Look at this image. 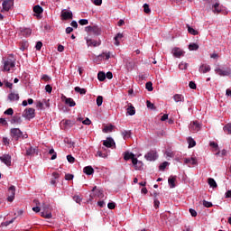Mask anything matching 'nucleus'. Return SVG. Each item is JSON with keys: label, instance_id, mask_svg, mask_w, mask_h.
<instances>
[{"label": "nucleus", "instance_id": "21", "mask_svg": "<svg viewBox=\"0 0 231 231\" xmlns=\"http://www.w3.org/2000/svg\"><path fill=\"white\" fill-rule=\"evenodd\" d=\"M136 114V109L134 108V106H133V105H130L127 108H126V115H129V116H133Z\"/></svg>", "mask_w": 231, "mask_h": 231}, {"label": "nucleus", "instance_id": "57", "mask_svg": "<svg viewBox=\"0 0 231 231\" xmlns=\"http://www.w3.org/2000/svg\"><path fill=\"white\" fill-rule=\"evenodd\" d=\"M67 160L69 163H75V157H72L71 155H67Z\"/></svg>", "mask_w": 231, "mask_h": 231}, {"label": "nucleus", "instance_id": "41", "mask_svg": "<svg viewBox=\"0 0 231 231\" xmlns=\"http://www.w3.org/2000/svg\"><path fill=\"white\" fill-rule=\"evenodd\" d=\"M49 154H52L51 160H57V152H55L53 148L49 151Z\"/></svg>", "mask_w": 231, "mask_h": 231}, {"label": "nucleus", "instance_id": "46", "mask_svg": "<svg viewBox=\"0 0 231 231\" xmlns=\"http://www.w3.org/2000/svg\"><path fill=\"white\" fill-rule=\"evenodd\" d=\"M145 88L147 89V91H152L153 88H152V82L149 81L146 83Z\"/></svg>", "mask_w": 231, "mask_h": 231}, {"label": "nucleus", "instance_id": "3", "mask_svg": "<svg viewBox=\"0 0 231 231\" xmlns=\"http://www.w3.org/2000/svg\"><path fill=\"white\" fill-rule=\"evenodd\" d=\"M23 117L26 120H32V118H35V109L33 108H26L23 112Z\"/></svg>", "mask_w": 231, "mask_h": 231}, {"label": "nucleus", "instance_id": "2", "mask_svg": "<svg viewBox=\"0 0 231 231\" xmlns=\"http://www.w3.org/2000/svg\"><path fill=\"white\" fill-rule=\"evenodd\" d=\"M10 134L14 140H19L20 138H28V134H23V131L19 128H12L10 130Z\"/></svg>", "mask_w": 231, "mask_h": 231}, {"label": "nucleus", "instance_id": "33", "mask_svg": "<svg viewBox=\"0 0 231 231\" xmlns=\"http://www.w3.org/2000/svg\"><path fill=\"white\" fill-rule=\"evenodd\" d=\"M187 142L189 143V148L196 147V141L192 137H188Z\"/></svg>", "mask_w": 231, "mask_h": 231}, {"label": "nucleus", "instance_id": "20", "mask_svg": "<svg viewBox=\"0 0 231 231\" xmlns=\"http://www.w3.org/2000/svg\"><path fill=\"white\" fill-rule=\"evenodd\" d=\"M98 60H109L111 59V52H103L97 56Z\"/></svg>", "mask_w": 231, "mask_h": 231}, {"label": "nucleus", "instance_id": "30", "mask_svg": "<svg viewBox=\"0 0 231 231\" xmlns=\"http://www.w3.org/2000/svg\"><path fill=\"white\" fill-rule=\"evenodd\" d=\"M22 35L23 37H30V35H32V29L25 28V29L22 30Z\"/></svg>", "mask_w": 231, "mask_h": 231}, {"label": "nucleus", "instance_id": "34", "mask_svg": "<svg viewBox=\"0 0 231 231\" xmlns=\"http://www.w3.org/2000/svg\"><path fill=\"white\" fill-rule=\"evenodd\" d=\"M33 12H34V14L41 15V14H42V12H43V9L41 7V5H35L33 7Z\"/></svg>", "mask_w": 231, "mask_h": 231}, {"label": "nucleus", "instance_id": "7", "mask_svg": "<svg viewBox=\"0 0 231 231\" xmlns=\"http://www.w3.org/2000/svg\"><path fill=\"white\" fill-rule=\"evenodd\" d=\"M0 161L7 167H10V165H12V156H10V154H4L0 156Z\"/></svg>", "mask_w": 231, "mask_h": 231}, {"label": "nucleus", "instance_id": "15", "mask_svg": "<svg viewBox=\"0 0 231 231\" xmlns=\"http://www.w3.org/2000/svg\"><path fill=\"white\" fill-rule=\"evenodd\" d=\"M86 42L88 47L93 46L94 48H97V46H100L101 44L100 41L91 40L89 38H86Z\"/></svg>", "mask_w": 231, "mask_h": 231}, {"label": "nucleus", "instance_id": "58", "mask_svg": "<svg viewBox=\"0 0 231 231\" xmlns=\"http://www.w3.org/2000/svg\"><path fill=\"white\" fill-rule=\"evenodd\" d=\"M41 48H42V42H37L35 45V49L40 51Z\"/></svg>", "mask_w": 231, "mask_h": 231}, {"label": "nucleus", "instance_id": "8", "mask_svg": "<svg viewBox=\"0 0 231 231\" xmlns=\"http://www.w3.org/2000/svg\"><path fill=\"white\" fill-rule=\"evenodd\" d=\"M61 100L62 102H65V104L69 107H75V106H77V103H75V100H73V98L71 97H67L66 96H62Z\"/></svg>", "mask_w": 231, "mask_h": 231}, {"label": "nucleus", "instance_id": "38", "mask_svg": "<svg viewBox=\"0 0 231 231\" xmlns=\"http://www.w3.org/2000/svg\"><path fill=\"white\" fill-rule=\"evenodd\" d=\"M187 28H188L189 33H190L191 35H198V31L190 27V25H187Z\"/></svg>", "mask_w": 231, "mask_h": 231}, {"label": "nucleus", "instance_id": "61", "mask_svg": "<svg viewBox=\"0 0 231 231\" xmlns=\"http://www.w3.org/2000/svg\"><path fill=\"white\" fill-rule=\"evenodd\" d=\"M65 180L67 181H71V180H73V174H66L65 175Z\"/></svg>", "mask_w": 231, "mask_h": 231}, {"label": "nucleus", "instance_id": "51", "mask_svg": "<svg viewBox=\"0 0 231 231\" xmlns=\"http://www.w3.org/2000/svg\"><path fill=\"white\" fill-rule=\"evenodd\" d=\"M79 23L81 26H86V24H89V21H88V19H81L79 21Z\"/></svg>", "mask_w": 231, "mask_h": 231}, {"label": "nucleus", "instance_id": "23", "mask_svg": "<svg viewBox=\"0 0 231 231\" xmlns=\"http://www.w3.org/2000/svg\"><path fill=\"white\" fill-rule=\"evenodd\" d=\"M168 183L170 185V189H174L176 187V177H170L168 179Z\"/></svg>", "mask_w": 231, "mask_h": 231}, {"label": "nucleus", "instance_id": "45", "mask_svg": "<svg viewBox=\"0 0 231 231\" xmlns=\"http://www.w3.org/2000/svg\"><path fill=\"white\" fill-rule=\"evenodd\" d=\"M96 156H98L99 158H107V153H104L101 151H97Z\"/></svg>", "mask_w": 231, "mask_h": 231}, {"label": "nucleus", "instance_id": "18", "mask_svg": "<svg viewBox=\"0 0 231 231\" xmlns=\"http://www.w3.org/2000/svg\"><path fill=\"white\" fill-rule=\"evenodd\" d=\"M184 163L186 165H189V167H190V165H198V161L194 157L186 158L184 159Z\"/></svg>", "mask_w": 231, "mask_h": 231}, {"label": "nucleus", "instance_id": "28", "mask_svg": "<svg viewBox=\"0 0 231 231\" xmlns=\"http://www.w3.org/2000/svg\"><path fill=\"white\" fill-rule=\"evenodd\" d=\"M37 152V149L33 147H30L26 150V156H33Z\"/></svg>", "mask_w": 231, "mask_h": 231}, {"label": "nucleus", "instance_id": "48", "mask_svg": "<svg viewBox=\"0 0 231 231\" xmlns=\"http://www.w3.org/2000/svg\"><path fill=\"white\" fill-rule=\"evenodd\" d=\"M4 115H7L8 116H12L14 115V108H8L4 112Z\"/></svg>", "mask_w": 231, "mask_h": 231}, {"label": "nucleus", "instance_id": "22", "mask_svg": "<svg viewBox=\"0 0 231 231\" xmlns=\"http://www.w3.org/2000/svg\"><path fill=\"white\" fill-rule=\"evenodd\" d=\"M83 171H84L85 174H87V176H91V174H94L95 170L91 166H86L83 169Z\"/></svg>", "mask_w": 231, "mask_h": 231}, {"label": "nucleus", "instance_id": "54", "mask_svg": "<svg viewBox=\"0 0 231 231\" xmlns=\"http://www.w3.org/2000/svg\"><path fill=\"white\" fill-rule=\"evenodd\" d=\"M65 125V127H71V125H73V122H71L70 120H66L62 122Z\"/></svg>", "mask_w": 231, "mask_h": 231}, {"label": "nucleus", "instance_id": "47", "mask_svg": "<svg viewBox=\"0 0 231 231\" xmlns=\"http://www.w3.org/2000/svg\"><path fill=\"white\" fill-rule=\"evenodd\" d=\"M113 131V125L105 126L103 129V133H111Z\"/></svg>", "mask_w": 231, "mask_h": 231}, {"label": "nucleus", "instance_id": "26", "mask_svg": "<svg viewBox=\"0 0 231 231\" xmlns=\"http://www.w3.org/2000/svg\"><path fill=\"white\" fill-rule=\"evenodd\" d=\"M11 124H23V119L19 116H13Z\"/></svg>", "mask_w": 231, "mask_h": 231}, {"label": "nucleus", "instance_id": "29", "mask_svg": "<svg viewBox=\"0 0 231 231\" xmlns=\"http://www.w3.org/2000/svg\"><path fill=\"white\" fill-rule=\"evenodd\" d=\"M208 183L212 189H217V183L216 182V180L209 178Z\"/></svg>", "mask_w": 231, "mask_h": 231}, {"label": "nucleus", "instance_id": "6", "mask_svg": "<svg viewBox=\"0 0 231 231\" xmlns=\"http://www.w3.org/2000/svg\"><path fill=\"white\" fill-rule=\"evenodd\" d=\"M103 145H105V147H107L108 149H115L116 147L115 140L111 137H107L106 140H104Z\"/></svg>", "mask_w": 231, "mask_h": 231}, {"label": "nucleus", "instance_id": "43", "mask_svg": "<svg viewBox=\"0 0 231 231\" xmlns=\"http://www.w3.org/2000/svg\"><path fill=\"white\" fill-rule=\"evenodd\" d=\"M188 67H189V64L187 62L181 61L179 64V69H187Z\"/></svg>", "mask_w": 231, "mask_h": 231}, {"label": "nucleus", "instance_id": "53", "mask_svg": "<svg viewBox=\"0 0 231 231\" xmlns=\"http://www.w3.org/2000/svg\"><path fill=\"white\" fill-rule=\"evenodd\" d=\"M73 199H74L77 203H79V205H80V203H81V201H82V198H80V196H79V195H75V196L73 197Z\"/></svg>", "mask_w": 231, "mask_h": 231}, {"label": "nucleus", "instance_id": "9", "mask_svg": "<svg viewBox=\"0 0 231 231\" xmlns=\"http://www.w3.org/2000/svg\"><path fill=\"white\" fill-rule=\"evenodd\" d=\"M8 197H7V201H14V199H15V186H11L8 189Z\"/></svg>", "mask_w": 231, "mask_h": 231}, {"label": "nucleus", "instance_id": "14", "mask_svg": "<svg viewBox=\"0 0 231 231\" xmlns=\"http://www.w3.org/2000/svg\"><path fill=\"white\" fill-rule=\"evenodd\" d=\"M132 163L135 171H142V169H143V162H142L141 161H138L137 158L134 159Z\"/></svg>", "mask_w": 231, "mask_h": 231}, {"label": "nucleus", "instance_id": "60", "mask_svg": "<svg viewBox=\"0 0 231 231\" xmlns=\"http://www.w3.org/2000/svg\"><path fill=\"white\" fill-rule=\"evenodd\" d=\"M82 124H84V125H91V120L87 117L85 120L82 121Z\"/></svg>", "mask_w": 231, "mask_h": 231}, {"label": "nucleus", "instance_id": "37", "mask_svg": "<svg viewBox=\"0 0 231 231\" xmlns=\"http://www.w3.org/2000/svg\"><path fill=\"white\" fill-rule=\"evenodd\" d=\"M41 216L42 217H45V219H51V212L42 211V212H41Z\"/></svg>", "mask_w": 231, "mask_h": 231}, {"label": "nucleus", "instance_id": "4", "mask_svg": "<svg viewBox=\"0 0 231 231\" xmlns=\"http://www.w3.org/2000/svg\"><path fill=\"white\" fill-rule=\"evenodd\" d=\"M144 158L147 160V162H155V160H158V152H156L154 150H152L144 155Z\"/></svg>", "mask_w": 231, "mask_h": 231}, {"label": "nucleus", "instance_id": "36", "mask_svg": "<svg viewBox=\"0 0 231 231\" xmlns=\"http://www.w3.org/2000/svg\"><path fill=\"white\" fill-rule=\"evenodd\" d=\"M199 45L196 44V43H191L189 45V50L190 51H196L197 50H199Z\"/></svg>", "mask_w": 231, "mask_h": 231}, {"label": "nucleus", "instance_id": "63", "mask_svg": "<svg viewBox=\"0 0 231 231\" xmlns=\"http://www.w3.org/2000/svg\"><path fill=\"white\" fill-rule=\"evenodd\" d=\"M116 205H115V202H109L107 204V208L110 209V210H113L115 208Z\"/></svg>", "mask_w": 231, "mask_h": 231}, {"label": "nucleus", "instance_id": "25", "mask_svg": "<svg viewBox=\"0 0 231 231\" xmlns=\"http://www.w3.org/2000/svg\"><path fill=\"white\" fill-rule=\"evenodd\" d=\"M124 38V34H122V33H117L116 36H115V38H114V41H116L115 42V45L116 46H120V39H123Z\"/></svg>", "mask_w": 231, "mask_h": 231}, {"label": "nucleus", "instance_id": "32", "mask_svg": "<svg viewBox=\"0 0 231 231\" xmlns=\"http://www.w3.org/2000/svg\"><path fill=\"white\" fill-rule=\"evenodd\" d=\"M184 98L185 97L182 95H180V94H176V95L173 96V100L175 102H183Z\"/></svg>", "mask_w": 231, "mask_h": 231}, {"label": "nucleus", "instance_id": "52", "mask_svg": "<svg viewBox=\"0 0 231 231\" xmlns=\"http://www.w3.org/2000/svg\"><path fill=\"white\" fill-rule=\"evenodd\" d=\"M42 80H44V82H50L51 80V78L46 74L42 76Z\"/></svg>", "mask_w": 231, "mask_h": 231}, {"label": "nucleus", "instance_id": "62", "mask_svg": "<svg viewBox=\"0 0 231 231\" xmlns=\"http://www.w3.org/2000/svg\"><path fill=\"white\" fill-rule=\"evenodd\" d=\"M45 91H47V93H51V91H53V88L50 85H46Z\"/></svg>", "mask_w": 231, "mask_h": 231}, {"label": "nucleus", "instance_id": "42", "mask_svg": "<svg viewBox=\"0 0 231 231\" xmlns=\"http://www.w3.org/2000/svg\"><path fill=\"white\" fill-rule=\"evenodd\" d=\"M225 133H227V134H231V124H227L224 126Z\"/></svg>", "mask_w": 231, "mask_h": 231}, {"label": "nucleus", "instance_id": "24", "mask_svg": "<svg viewBox=\"0 0 231 231\" xmlns=\"http://www.w3.org/2000/svg\"><path fill=\"white\" fill-rule=\"evenodd\" d=\"M8 98L11 102H15L19 100V94H15L14 92L10 93Z\"/></svg>", "mask_w": 231, "mask_h": 231}, {"label": "nucleus", "instance_id": "5", "mask_svg": "<svg viewBox=\"0 0 231 231\" xmlns=\"http://www.w3.org/2000/svg\"><path fill=\"white\" fill-rule=\"evenodd\" d=\"M215 73H217V75H219L220 77H229V75H231V69L227 68L226 69H222L220 68H216Z\"/></svg>", "mask_w": 231, "mask_h": 231}, {"label": "nucleus", "instance_id": "40", "mask_svg": "<svg viewBox=\"0 0 231 231\" xmlns=\"http://www.w3.org/2000/svg\"><path fill=\"white\" fill-rule=\"evenodd\" d=\"M104 102V97L102 96H98L97 97V106L100 107L102 106V103Z\"/></svg>", "mask_w": 231, "mask_h": 231}, {"label": "nucleus", "instance_id": "31", "mask_svg": "<svg viewBox=\"0 0 231 231\" xmlns=\"http://www.w3.org/2000/svg\"><path fill=\"white\" fill-rule=\"evenodd\" d=\"M97 79L99 82H104L106 80V72L100 71L97 73Z\"/></svg>", "mask_w": 231, "mask_h": 231}, {"label": "nucleus", "instance_id": "13", "mask_svg": "<svg viewBox=\"0 0 231 231\" xmlns=\"http://www.w3.org/2000/svg\"><path fill=\"white\" fill-rule=\"evenodd\" d=\"M171 53H172L173 57L180 59V57H183L185 52L183 51V50H181L178 47H175L172 49Z\"/></svg>", "mask_w": 231, "mask_h": 231}, {"label": "nucleus", "instance_id": "17", "mask_svg": "<svg viewBox=\"0 0 231 231\" xmlns=\"http://www.w3.org/2000/svg\"><path fill=\"white\" fill-rule=\"evenodd\" d=\"M211 68L208 64H201L199 68V73H208L210 71Z\"/></svg>", "mask_w": 231, "mask_h": 231}, {"label": "nucleus", "instance_id": "10", "mask_svg": "<svg viewBox=\"0 0 231 231\" xmlns=\"http://www.w3.org/2000/svg\"><path fill=\"white\" fill-rule=\"evenodd\" d=\"M201 129V125L198 121H193L189 124V131L193 133H198Z\"/></svg>", "mask_w": 231, "mask_h": 231}, {"label": "nucleus", "instance_id": "49", "mask_svg": "<svg viewBox=\"0 0 231 231\" xmlns=\"http://www.w3.org/2000/svg\"><path fill=\"white\" fill-rule=\"evenodd\" d=\"M203 206L206 207V208H210L213 207L212 202H208L207 200H203Z\"/></svg>", "mask_w": 231, "mask_h": 231}, {"label": "nucleus", "instance_id": "59", "mask_svg": "<svg viewBox=\"0 0 231 231\" xmlns=\"http://www.w3.org/2000/svg\"><path fill=\"white\" fill-rule=\"evenodd\" d=\"M189 214L192 217H196V216H198V212L193 208H189Z\"/></svg>", "mask_w": 231, "mask_h": 231}, {"label": "nucleus", "instance_id": "11", "mask_svg": "<svg viewBox=\"0 0 231 231\" xmlns=\"http://www.w3.org/2000/svg\"><path fill=\"white\" fill-rule=\"evenodd\" d=\"M2 6L5 12H9L10 8L14 6V0H5L2 4Z\"/></svg>", "mask_w": 231, "mask_h": 231}, {"label": "nucleus", "instance_id": "19", "mask_svg": "<svg viewBox=\"0 0 231 231\" xmlns=\"http://www.w3.org/2000/svg\"><path fill=\"white\" fill-rule=\"evenodd\" d=\"M135 159H136V157L134 156V153L130 152H124V160H125V162L132 160V162H133V160H135Z\"/></svg>", "mask_w": 231, "mask_h": 231}, {"label": "nucleus", "instance_id": "12", "mask_svg": "<svg viewBox=\"0 0 231 231\" xmlns=\"http://www.w3.org/2000/svg\"><path fill=\"white\" fill-rule=\"evenodd\" d=\"M61 17L65 21H68V19H73V13L69 10L64 9L61 11Z\"/></svg>", "mask_w": 231, "mask_h": 231}, {"label": "nucleus", "instance_id": "55", "mask_svg": "<svg viewBox=\"0 0 231 231\" xmlns=\"http://www.w3.org/2000/svg\"><path fill=\"white\" fill-rule=\"evenodd\" d=\"M143 12L145 14H151V9L149 8V5H147V4L143 5Z\"/></svg>", "mask_w": 231, "mask_h": 231}, {"label": "nucleus", "instance_id": "27", "mask_svg": "<svg viewBox=\"0 0 231 231\" xmlns=\"http://www.w3.org/2000/svg\"><path fill=\"white\" fill-rule=\"evenodd\" d=\"M121 134L124 140H127V138H131V130H124L121 132Z\"/></svg>", "mask_w": 231, "mask_h": 231}, {"label": "nucleus", "instance_id": "64", "mask_svg": "<svg viewBox=\"0 0 231 231\" xmlns=\"http://www.w3.org/2000/svg\"><path fill=\"white\" fill-rule=\"evenodd\" d=\"M93 4L96 5V6H100L102 5V0H91Z\"/></svg>", "mask_w": 231, "mask_h": 231}, {"label": "nucleus", "instance_id": "16", "mask_svg": "<svg viewBox=\"0 0 231 231\" xmlns=\"http://www.w3.org/2000/svg\"><path fill=\"white\" fill-rule=\"evenodd\" d=\"M225 7L223 5H219V3H216L212 6V12L213 14H221L223 12Z\"/></svg>", "mask_w": 231, "mask_h": 231}, {"label": "nucleus", "instance_id": "39", "mask_svg": "<svg viewBox=\"0 0 231 231\" xmlns=\"http://www.w3.org/2000/svg\"><path fill=\"white\" fill-rule=\"evenodd\" d=\"M92 33L100 35V28H98V26H92Z\"/></svg>", "mask_w": 231, "mask_h": 231}, {"label": "nucleus", "instance_id": "44", "mask_svg": "<svg viewBox=\"0 0 231 231\" xmlns=\"http://www.w3.org/2000/svg\"><path fill=\"white\" fill-rule=\"evenodd\" d=\"M168 165H169V162H162L159 166L160 171H165V169H167Z\"/></svg>", "mask_w": 231, "mask_h": 231}, {"label": "nucleus", "instance_id": "1", "mask_svg": "<svg viewBox=\"0 0 231 231\" xmlns=\"http://www.w3.org/2000/svg\"><path fill=\"white\" fill-rule=\"evenodd\" d=\"M3 71H12L15 69V60L12 57L3 59Z\"/></svg>", "mask_w": 231, "mask_h": 231}, {"label": "nucleus", "instance_id": "35", "mask_svg": "<svg viewBox=\"0 0 231 231\" xmlns=\"http://www.w3.org/2000/svg\"><path fill=\"white\" fill-rule=\"evenodd\" d=\"M74 90L76 91V93H79V95H86L87 93L86 88H80V87H76Z\"/></svg>", "mask_w": 231, "mask_h": 231}, {"label": "nucleus", "instance_id": "56", "mask_svg": "<svg viewBox=\"0 0 231 231\" xmlns=\"http://www.w3.org/2000/svg\"><path fill=\"white\" fill-rule=\"evenodd\" d=\"M36 107H38V109H44V103H42L41 101H37Z\"/></svg>", "mask_w": 231, "mask_h": 231}, {"label": "nucleus", "instance_id": "50", "mask_svg": "<svg viewBox=\"0 0 231 231\" xmlns=\"http://www.w3.org/2000/svg\"><path fill=\"white\" fill-rule=\"evenodd\" d=\"M14 221H15V218H13L9 221H5V222L2 223L1 226H8V225H12V223H14Z\"/></svg>", "mask_w": 231, "mask_h": 231}]
</instances>
